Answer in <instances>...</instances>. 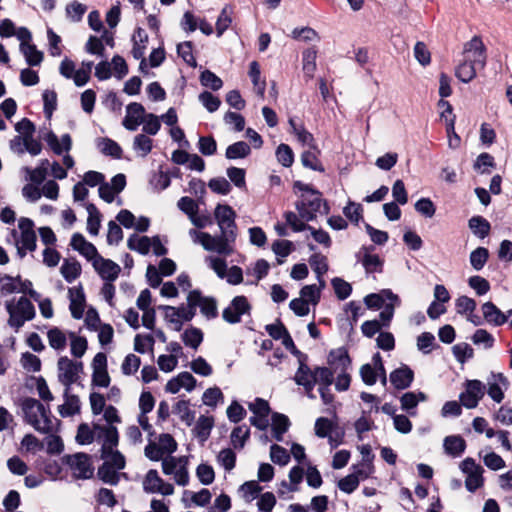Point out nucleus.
I'll return each mask as SVG.
<instances>
[{
    "instance_id": "13d9d810",
    "label": "nucleus",
    "mask_w": 512,
    "mask_h": 512,
    "mask_svg": "<svg viewBox=\"0 0 512 512\" xmlns=\"http://www.w3.org/2000/svg\"><path fill=\"white\" fill-rule=\"evenodd\" d=\"M316 71V51L307 49L303 52V72L305 77L310 80Z\"/></svg>"
},
{
    "instance_id": "de8ad7c7",
    "label": "nucleus",
    "mask_w": 512,
    "mask_h": 512,
    "mask_svg": "<svg viewBox=\"0 0 512 512\" xmlns=\"http://www.w3.org/2000/svg\"><path fill=\"white\" fill-rule=\"evenodd\" d=\"M132 147L138 156L145 158L153 148V140L145 134H138L134 137Z\"/></svg>"
},
{
    "instance_id": "f3484780",
    "label": "nucleus",
    "mask_w": 512,
    "mask_h": 512,
    "mask_svg": "<svg viewBox=\"0 0 512 512\" xmlns=\"http://www.w3.org/2000/svg\"><path fill=\"white\" fill-rule=\"evenodd\" d=\"M485 393V386L479 380H470L466 384V390L460 394V401L468 409L475 408Z\"/></svg>"
},
{
    "instance_id": "4be33fe9",
    "label": "nucleus",
    "mask_w": 512,
    "mask_h": 512,
    "mask_svg": "<svg viewBox=\"0 0 512 512\" xmlns=\"http://www.w3.org/2000/svg\"><path fill=\"white\" fill-rule=\"evenodd\" d=\"M43 139L56 155L69 153L72 148V139L69 134H64L59 139L53 131H47Z\"/></svg>"
},
{
    "instance_id": "c9c22d12",
    "label": "nucleus",
    "mask_w": 512,
    "mask_h": 512,
    "mask_svg": "<svg viewBox=\"0 0 512 512\" xmlns=\"http://www.w3.org/2000/svg\"><path fill=\"white\" fill-rule=\"evenodd\" d=\"M328 363L333 367L334 372L348 370L351 366L350 357L344 348L332 350L329 353Z\"/></svg>"
},
{
    "instance_id": "603ef678",
    "label": "nucleus",
    "mask_w": 512,
    "mask_h": 512,
    "mask_svg": "<svg viewBox=\"0 0 512 512\" xmlns=\"http://www.w3.org/2000/svg\"><path fill=\"white\" fill-rule=\"evenodd\" d=\"M68 337L70 340V352L76 358H81L87 350V340L84 337L76 335L74 332H69Z\"/></svg>"
},
{
    "instance_id": "49530a36",
    "label": "nucleus",
    "mask_w": 512,
    "mask_h": 512,
    "mask_svg": "<svg viewBox=\"0 0 512 512\" xmlns=\"http://www.w3.org/2000/svg\"><path fill=\"white\" fill-rule=\"evenodd\" d=\"M249 77L253 83L254 89L258 95L264 96L266 82L261 79L260 66L257 61H252L249 65Z\"/></svg>"
},
{
    "instance_id": "e2e57ef3",
    "label": "nucleus",
    "mask_w": 512,
    "mask_h": 512,
    "mask_svg": "<svg viewBox=\"0 0 512 512\" xmlns=\"http://www.w3.org/2000/svg\"><path fill=\"white\" fill-rule=\"evenodd\" d=\"M249 434L250 429L245 425L234 428L231 433V442L234 448L242 449Z\"/></svg>"
},
{
    "instance_id": "69168bd1",
    "label": "nucleus",
    "mask_w": 512,
    "mask_h": 512,
    "mask_svg": "<svg viewBox=\"0 0 512 512\" xmlns=\"http://www.w3.org/2000/svg\"><path fill=\"white\" fill-rule=\"evenodd\" d=\"M223 399V393L218 387L208 388L202 395L203 404L209 407H216Z\"/></svg>"
},
{
    "instance_id": "393cba45",
    "label": "nucleus",
    "mask_w": 512,
    "mask_h": 512,
    "mask_svg": "<svg viewBox=\"0 0 512 512\" xmlns=\"http://www.w3.org/2000/svg\"><path fill=\"white\" fill-rule=\"evenodd\" d=\"M68 296L70 300L69 309L72 317L81 319L85 308V295L82 286L69 288Z\"/></svg>"
},
{
    "instance_id": "0e129e2a",
    "label": "nucleus",
    "mask_w": 512,
    "mask_h": 512,
    "mask_svg": "<svg viewBox=\"0 0 512 512\" xmlns=\"http://www.w3.org/2000/svg\"><path fill=\"white\" fill-rule=\"evenodd\" d=\"M118 471L119 470H117L113 467L102 464V466L99 467L97 474L103 482L110 484V485H116L120 479V475H119Z\"/></svg>"
},
{
    "instance_id": "5701e85b",
    "label": "nucleus",
    "mask_w": 512,
    "mask_h": 512,
    "mask_svg": "<svg viewBox=\"0 0 512 512\" xmlns=\"http://www.w3.org/2000/svg\"><path fill=\"white\" fill-rule=\"evenodd\" d=\"M196 387V379L189 372H181L176 377L170 379L166 384V391L176 394L181 388L191 392Z\"/></svg>"
},
{
    "instance_id": "58836bf2",
    "label": "nucleus",
    "mask_w": 512,
    "mask_h": 512,
    "mask_svg": "<svg viewBox=\"0 0 512 512\" xmlns=\"http://www.w3.org/2000/svg\"><path fill=\"white\" fill-rule=\"evenodd\" d=\"M49 346L57 351H63L67 346V334L58 327H52L47 332Z\"/></svg>"
},
{
    "instance_id": "7c9ffc66",
    "label": "nucleus",
    "mask_w": 512,
    "mask_h": 512,
    "mask_svg": "<svg viewBox=\"0 0 512 512\" xmlns=\"http://www.w3.org/2000/svg\"><path fill=\"white\" fill-rule=\"evenodd\" d=\"M488 395L497 403H500L503 398L502 388L508 386L507 379L502 374H492L491 379L488 380Z\"/></svg>"
},
{
    "instance_id": "bb28decb",
    "label": "nucleus",
    "mask_w": 512,
    "mask_h": 512,
    "mask_svg": "<svg viewBox=\"0 0 512 512\" xmlns=\"http://www.w3.org/2000/svg\"><path fill=\"white\" fill-rule=\"evenodd\" d=\"M389 301H394L396 304H400L399 297L390 289H383L379 293L368 294L364 298V303L369 309H379Z\"/></svg>"
},
{
    "instance_id": "774afa93",
    "label": "nucleus",
    "mask_w": 512,
    "mask_h": 512,
    "mask_svg": "<svg viewBox=\"0 0 512 512\" xmlns=\"http://www.w3.org/2000/svg\"><path fill=\"white\" fill-rule=\"evenodd\" d=\"M198 99L200 103L210 113L217 111L221 105V100L219 99V97L213 95L211 92L208 91L200 93Z\"/></svg>"
},
{
    "instance_id": "a211bd4d",
    "label": "nucleus",
    "mask_w": 512,
    "mask_h": 512,
    "mask_svg": "<svg viewBox=\"0 0 512 512\" xmlns=\"http://www.w3.org/2000/svg\"><path fill=\"white\" fill-rule=\"evenodd\" d=\"M294 381L297 385L304 388L306 395L310 399L316 398L315 394L313 393L316 384L314 370H311L310 367L302 359H300V365L294 375Z\"/></svg>"
},
{
    "instance_id": "72a5a7b5",
    "label": "nucleus",
    "mask_w": 512,
    "mask_h": 512,
    "mask_svg": "<svg viewBox=\"0 0 512 512\" xmlns=\"http://www.w3.org/2000/svg\"><path fill=\"white\" fill-rule=\"evenodd\" d=\"M427 396L423 392H406L400 398L401 408L405 410L409 415L415 416L419 402L426 401Z\"/></svg>"
},
{
    "instance_id": "f03ea898",
    "label": "nucleus",
    "mask_w": 512,
    "mask_h": 512,
    "mask_svg": "<svg viewBox=\"0 0 512 512\" xmlns=\"http://www.w3.org/2000/svg\"><path fill=\"white\" fill-rule=\"evenodd\" d=\"M25 421L41 433L57 432L60 421L52 417L49 408L34 398H25L21 402Z\"/></svg>"
},
{
    "instance_id": "9d476101",
    "label": "nucleus",
    "mask_w": 512,
    "mask_h": 512,
    "mask_svg": "<svg viewBox=\"0 0 512 512\" xmlns=\"http://www.w3.org/2000/svg\"><path fill=\"white\" fill-rule=\"evenodd\" d=\"M142 489L147 494H160L162 496H170L174 494L175 488L173 484L162 479L155 469H150L142 480Z\"/></svg>"
},
{
    "instance_id": "4468645a",
    "label": "nucleus",
    "mask_w": 512,
    "mask_h": 512,
    "mask_svg": "<svg viewBox=\"0 0 512 512\" xmlns=\"http://www.w3.org/2000/svg\"><path fill=\"white\" fill-rule=\"evenodd\" d=\"M235 241L230 239L224 234H220L218 236H212L209 233H206L203 236V241H201V246L210 252H216L220 255L229 256L233 253V243Z\"/></svg>"
},
{
    "instance_id": "6ab92c4d",
    "label": "nucleus",
    "mask_w": 512,
    "mask_h": 512,
    "mask_svg": "<svg viewBox=\"0 0 512 512\" xmlns=\"http://www.w3.org/2000/svg\"><path fill=\"white\" fill-rule=\"evenodd\" d=\"M92 265L99 276L108 282H114L121 272V267L117 263L110 259H105L101 255L92 262Z\"/></svg>"
},
{
    "instance_id": "0eeeda50",
    "label": "nucleus",
    "mask_w": 512,
    "mask_h": 512,
    "mask_svg": "<svg viewBox=\"0 0 512 512\" xmlns=\"http://www.w3.org/2000/svg\"><path fill=\"white\" fill-rule=\"evenodd\" d=\"M18 228L20 236L16 240L17 254L20 258H24L27 252L35 251L37 247L34 222L30 218L21 217L18 220Z\"/></svg>"
},
{
    "instance_id": "e433bc0d",
    "label": "nucleus",
    "mask_w": 512,
    "mask_h": 512,
    "mask_svg": "<svg viewBox=\"0 0 512 512\" xmlns=\"http://www.w3.org/2000/svg\"><path fill=\"white\" fill-rule=\"evenodd\" d=\"M309 263L317 275L318 283H320L321 287H325L326 283L323 276L328 271L327 258L322 254L315 253L310 257Z\"/></svg>"
},
{
    "instance_id": "3c124183",
    "label": "nucleus",
    "mask_w": 512,
    "mask_h": 512,
    "mask_svg": "<svg viewBox=\"0 0 512 512\" xmlns=\"http://www.w3.org/2000/svg\"><path fill=\"white\" fill-rule=\"evenodd\" d=\"M324 287H321L320 283L318 285L311 284L305 285L300 290V297L304 299L308 304L317 305L320 301L321 290Z\"/></svg>"
},
{
    "instance_id": "4d7b16f0",
    "label": "nucleus",
    "mask_w": 512,
    "mask_h": 512,
    "mask_svg": "<svg viewBox=\"0 0 512 512\" xmlns=\"http://www.w3.org/2000/svg\"><path fill=\"white\" fill-rule=\"evenodd\" d=\"M304 476V470L300 466H294L291 468L289 472V480L290 483L283 481L281 486L285 488L288 492H296L298 491V485L301 483Z\"/></svg>"
},
{
    "instance_id": "c756f323",
    "label": "nucleus",
    "mask_w": 512,
    "mask_h": 512,
    "mask_svg": "<svg viewBox=\"0 0 512 512\" xmlns=\"http://www.w3.org/2000/svg\"><path fill=\"white\" fill-rule=\"evenodd\" d=\"M50 162L47 159H42L39 165L35 168L23 167L22 171L25 173V179L33 184H41L47 176Z\"/></svg>"
},
{
    "instance_id": "f704fd0d",
    "label": "nucleus",
    "mask_w": 512,
    "mask_h": 512,
    "mask_svg": "<svg viewBox=\"0 0 512 512\" xmlns=\"http://www.w3.org/2000/svg\"><path fill=\"white\" fill-rule=\"evenodd\" d=\"M443 447L446 454L456 458L464 453L466 442L460 435H451L445 437Z\"/></svg>"
},
{
    "instance_id": "a18cd8bd",
    "label": "nucleus",
    "mask_w": 512,
    "mask_h": 512,
    "mask_svg": "<svg viewBox=\"0 0 512 512\" xmlns=\"http://www.w3.org/2000/svg\"><path fill=\"white\" fill-rule=\"evenodd\" d=\"M127 246L129 249L145 255L148 254L151 249V239L147 236L133 234L128 238Z\"/></svg>"
},
{
    "instance_id": "c03bdc74",
    "label": "nucleus",
    "mask_w": 512,
    "mask_h": 512,
    "mask_svg": "<svg viewBox=\"0 0 512 512\" xmlns=\"http://www.w3.org/2000/svg\"><path fill=\"white\" fill-rule=\"evenodd\" d=\"M290 425L287 416L279 413H275L272 416V431L273 436L277 441L283 440L284 433L288 430Z\"/></svg>"
},
{
    "instance_id": "09e8293b",
    "label": "nucleus",
    "mask_w": 512,
    "mask_h": 512,
    "mask_svg": "<svg viewBox=\"0 0 512 512\" xmlns=\"http://www.w3.org/2000/svg\"><path fill=\"white\" fill-rule=\"evenodd\" d=\"M20 51L24 55L26 62L30 66H37L43 60V54L36 49V46L30 43H21Z\"/></svg>"
},
{
    "instance_id": "864d4df0",
    "label": "nucleus",
    "mask_w": 512,
    "mask_h": 512,
    "mask_svg": "<svg viewBox=\"0 0 512 512\" xmlns=\"http://www.w3.org/2000/svg\"><path fill=\"white\" fill-rule=\"evenodd\" d=\"M93 65L94 63L92 61H83L81 66L75 70L72 79L76 86L82 87L90 80Z\"/></svg>"
},
{
    "instance_id": "a878e982",
    "label": "nucleus",
    "mask_w": 512,
    "mask_h": 512,
    "mask_svg": "<svg viewBox=\"0 0 512 512\" xmlns=\"http://www.w3.org/2000/svg\"><path fill=\"white\" fill-rule=\"evenodd\" d=\"M70 245L88 261L93 262L99 256L96 247L92 243L88 242L80 233H75L72 236Z\"/></svg>"
},
{
    "instance_id": "20e7f679",
    "label": "nucleus",
    "mask_w": 512,
    "mask_h": 512,
    "mask_svg": "<svg viewBox=\"0 0 512 512\" xmlns=\"http://www.w3.org/2000/svg\"><path fill=\"white\" fill-rule=\"evenodd\" d=\"M188 463L185 456H167L161 463L162 471L165 475L172 476L177 485L185 487L190 481Z\"/></svg>"
},
{
    "instance_id": "79ce46f5",
    "label": "nucleus",
    "mask_w": 512,
    "mask_h": 512,
    "mask_svg": "<svg viewBox=\"0 0 512 512\" xmlns=\"http://www.w3.org/2000/svg\"><path fill=\"white\" fill-rule=\"evenodd\" d=\"M468 226L472 233L478 238H485L488 236L491 226L490 223L482 216H473L468 221Z\"/></svg>"
},
{
    "instance_id": "423d86ee",
    "label": "nucleus",
    "mask_w": 512,
    "mask_h": 512,
    "mask_svg": "<svg viewBox=\"0 0 512 512\" xmlns=\"http://www.w3.org/2000/svg\"><path fill=\"white\" fill-rule=\"evenodd\" d=\"M83 373V363L62 356L57 362V376L59 382L65 388H71V386L80 380V376Z\"/></svg>"
},
{
    "instance_id": "338daca9",
    "label": "nucleus",
    "mask_w": 512,
    "mask_h": 512,
    "mask_svg": "<svg viewBox=\"0 0 512 512\" xmlns=\"http://www.w3.org/2000/svg\"><path fill=\"white\" fill-rule=\"evenodd\" d=\"M154 343L155 340L152 335L137 334L134 339V350L138 353L144 354L148 350L153 349Z\"/></svg>"
},
{
    "instance_id": "680f3d73",
    "label": "nucleus",
    "mask_w": 512,
    "mask_h": 512,
    "mask_svg": "<svg viewBox=\"0 0 512 512\" xmlns=\"http://www.w3.org/2000/svg\"><path fill=\"white\" fill-rule=\"evenodd\" d=\"M284 218L287 225L290 226L294 232H301L310 228V225L305 223L306 221L300 217L299 213L297 215L292 211H287L284 213Z\"/></svg>"
},
{
    "instance_id": "cd10ccee",
    "label": "nucleus",
    "mask_w": 512,
    "mask_h": 512,
    "mask_svg": "<svg viewBox=\"0 0 512 512\" xmlns=\"http://www.w3.org/2000/svg\"><path fill=\"white\" fill-rule=\"evenodd\" d=\"M414 379V372L406 365L394 370L390 374V382L399 390L408 388Z\"/></svg>"
},
{
    "instance_id": "8fccbe9b",
    "label": "nucleus",
    "mask_w": 512,
    "mask_h": 512,
    "mask_svg": "<svg viewBox=\"0 0 512 512\" xmlns=\"http://www.w3.org/2000/svg\"><path fill=\"white\" fill-rule=\"evenodd\" d=\"M86 210L88 213L87 230L91 235H97L101 225L100 213L92 203L86 205Z\"/></svg>"
},
{
    "instance_id": "aec40b11",
    "label": "nucleus",
    "mask_w": 512,
    "mask_h": 512,
    "mask_svg": "<svg viewBox=\"0 0 512 512\" xmlns=\"http://www.w3.org/2000/svg\"><path fill=\"white\" fill-rule=\"evenodd\" d=\"M97 439L102 441L101 452L116 449L119 442L118 430L113 425L95 424Z\"/></svg>"
},
{
    "instance_id": "052dcab7",
    "label": "nucleus",
    "mask_w": 512,
    "mask_h": 512,
    "mask_svg": "<svg viewBox=\"0 0 512 512\" xmlns=\"http://www.w3.org/2000/svg\"><path fill=\"white\" fill-rule=\"evenodd\" d=\"M182 340L186 346L197 349L203 341V333L198 328H190L184 331Z\"/></svg>"
},
{
    "instance_id": "412c9836",
    "label": "nucleus",
    "mask_w": 512,
    "mask_h": 512,
    "mask_svg": "<svg viewBox=\"0 0 512 512\" xmlns=\"http://www.w3.org/2000/svg\"><path fill=\"white\" fill-rule=\"evenodd\" d=\"M146 116L145 108L142 104L133 102L127 105L126 115L123 120V126L129 131H135L144 121Z\"/></svg>"
},
{
    "instance_id": "c85d7f7f",
    "label": "nucleus",
    "mask_w": 512,
    "mask_h": 512,
    "mask_svg": "<svg viewBox=\"0 0 512 512\" xmlns=\"http://www.w3.org/2000/svg\"><path fill=\"white\" fill-rule=\"evenodd\" d=\"M481 310L485 321L489 324L501 326L507 322L506 314L492 302H485Z\"/></svg>"
},
{
    "instance_id": "f8f14e48",
    "label": "nucleus",
    "mask_w": 512,
    "mask_h": 512,
    "mask_svg": "<svg viewBox=\"0 0 512 512\" xmlns=\"http://www.w3.org/2000/svg\"><path fill=\"white\" fill-rule=\"evenodd\" d=\"M251 305L248 299L243 296H235L230 304L223 310L222 318L229 324H237L241 322L242 316H250Z\"/></svg>"
},
{
    "instance_id": "2f4dec72",
    "label": "nucleus",
    "mask_w": 512,
    "mask_h": 512,
    "mask_svg": "<svg viewBox=\"0 0 512 512\" xmlns=\"http://www.w3.org/2000/svg\"><path fill=\"white\" fill-rule=\"evenodd\" d=\"M71 388L64 389V404L58 407V412L62 417L73 416L80 411V401L76 395L70 393Z\"/></svg>"
},
{
    "instance_id": "1a4fd4ad",
    "label": "nucleus",
    "mask_w": 512,
    "mask_h": 512,
    "mask_svg": "<svg viewBox=\"0 0 512 512\" xmlns=\"http://www.w3.org/2000/svg\"><path fill=\"white\" fill-rule=\"evenodd\" d=\"M461 472L466 476L465 487L469 492H475L484 485L483 467L471 458H465L459 465Z\"/></svg>"
},
{
    "instance_id": "5fc2aeb1",
    "label": "nucleus",
    "mask_w": 512,
    "mask_h": 512,
    "mask_svg": "<svg viewBox=\"0 0 512 512\" xmlns=\"http://www.w3.org/2000/svg\"><path fill=\"white\" fill-rule=\"evenodd\" d=\"M97 146L103 154L116 159L121 158L122 149L117 142L109 138H102L98 141Z\"/></svg>"
},
{
    "instance_id": "a19ab883",
    "label": "nucleus",
    "mask_w": 512,
    "mask_h": 512,
    "mask_svg": "<svg viewBox=\"0 0 512 512\" xmlns=\"http://www.w3.org/2000/svg\"><path fill=\"white\" fill-rule=\"evenodd\" d=\"M251 153L250 145L244 141H238L229 145L225 157L229 160L243 159Z\"/></svg>"
},
{
    "instance_id": "2eb2a0df",
    "label": "nucleus",
    "mask_w": 512,
    "mask_h": 512,
    "mask_svg": "<svg viewBox=\"0 0 512 512\" xmlns=\"http://www.w3.org/2000/svg\"><path fill=\"white\" fill-rule=\"evenodd\" d=\"M249 410L253 413L250 417L251 425L255 426L259 430H265L269 426V414L270 406L269 403L262 399L256 398L253 402L248 404Z\"/></svg>"
},
{
    "instance_id": "ea45409f",
    "label": "nucleus",
    "mask_w": 512,
    "mask_h": 512,
    "mask_svg": "<svg viewBox=\"0 0 512 512\" xmlns=\"http://www.w3.org/2000/svg\"><path fill=\"white\" fill-rule=\"evenodd\" d=\"M172 411L188 426L192 425L195 420V412L190 409V402L188 400H179L173 406Z\"/></svg>"
},
{
    "instance_id": "6e6d98bb",
    "label": "nucleus",
    "mask_w": 512,
    "mask_h": 512,
    "mask_svg": "<svg viewBox=\"0 0 512 512\" xmlns=\"http://www.w3.org/2000/svg\"><path fill=\"white\" fill-rule=\"evenodd\" d=\"M289 125L299 142L306 144L309 147L314 145L313 135L305 129L303 124H297L293 118H290Z\"/></svg>"
},
{
    "instance_id": "473e14b6",
    "label": "nucleus",
    "mask_w": 512,
    "mask_h": 512,
    "mask_svg": "<svg viewBox=\"0 0 512 512\" xmlns=\"http://www.w3.org/2000/svg\"><path fill=\"white\" fill-rule=\"evenodd\" d=\"M81 264L75 258H65L60 267V273L66 282L72 283L81 275Z\"/></svg>"
},
{
    "instance_id": "39448f33",
    "label": "nucleus",
    "mask_w": 512,
    "mask_h": 512,
    "mask_svg": "<svg viewBox=\"0 0 512 512\" xmlns=\"http://www.w3.org/2000/svg\"><path fill=\"white\" fill-rule=\"evenodd\" d=\"M9 313L8 323L11 327L19 329L26 321L32 320L35 316V308L30 300L20 297L16 303H6Z\"/></svg>"
},
{
    "instance_id": "b1692460",
    "label": "nucleus",
    "mask_w": 512,
    "mask_h": 512,
    "mask_svg": "<svg viewBox=\"0 0 512 512\" xmlns=\"http://www.w3.org/2000/svg\"><path fill=\"white\" fill-rule=\"evenodd\" d=\"M373 246L362 247L358 252V257L367 273L381 272L383 261L377 254H373Z\"/></svg>"
},
{
    "instance_id": "ddd939ff",
    "label": "nucleus",
    "mask_w": 512,
    "mask_h": 512,
    "mask_svg": "<svg viewBox=\"0 0 512 512\" xmlns=\"http://www.w3.org/2000/svg\"><path fill=\"white\" fill-rule=\"evenodd\" d=\"M63 460L68 465L74 478L88 479L93 475V467L87 454L66 455Z\"/></svg>"
},
{
    "instance_id": "bf43d9fd",
    "label": "nucleus",
    "mask_w": 512,
    "mask_h": 512,
    "mask_svg": "<svg viewBox=\"0 0 512 512\" xmlns=\"http://www.w3.org/2000/svg\"><path fill=\"white\" fill-rule=\"evenodd\" d=\"M489 258V251L484 247H478L470 253V264L476 270H481Z\"/></svg>"
},
{
    "instance_id": "9b49d317",
    "label": "nucleus",
    "mask_w": 512,
    "mask_h": 512,
    "mask_svg": "<svg viewBox=\"0 0 512 512\" xmlns=\"http://www.w3.org/2000/svg\"><path fill=\"white\" fill-rule=\"evenodd\" d=\"M189 306H192L194 312L199 308L201 314L207 319H214L218 315L217 301L213 297L204 296L199 290L190 291L187 296Z\"/></svg>"
},
{
    "instance_id": "6e6552de",
    "label": "nucleus",
    "mask_w": 512,
    "mask_h": 512,
    "mask_svg": "<svg viewBox=\"0 0 512 512\" xmlns=\"http://www.w3.org/2000/svg\"><path fill=\"white\" fill-rule=\"evenodd\" d=\"M214 217L220 232L235 241L237 237L236 213L232 207L218 204L214 210Z\"/></svg>"
},
{
    "instance_id": "f257e3e1",
    "label": "nucleus",
    "mask_w": 512,
    "mask_h": 512,
    "mask_svg": "<svg viewBox=\"0 0 512 512\" xmlns=\"http://www.w3.org/2000/svg\"><path fill=\"white\" fill-rule=\"evenodd\" d=\"M487 63V48L480 36H473L463 45L462 58L455 67V76L463 83L471 82Z\"/></svg>"
},
{
    "instance_id": "4c0bfd02",
    "label": "nucleus",
    "mask_w": 512,
    "mask_h": 512,
    "mask_svg": "<svg viewBox=\"0 0 512 512\" xmlns=\"http://www.w3.org/2000/svg\"><path fill=\"white\" fill-rule=\"evenodd\" d=\"M310 148H312V150L304 151L301 155V162L303 166L314 171L324 172L325 169L318 158L320 151L315 145L310 146Z\"/></svg>"
},
{
    "instance_id": "7ed1b4c3",
    "label": "nucleus",
    "mask_w": 512,
    "mask_h": 512,
    "mask_svg": "<svg viewBox=\"0 0 512 512\" xmlns=\"http://www.w3.org/2000/svg\"><path fill=\"white\" fill-rule=\"evenodd\" d=\"M295 187L302 191L300 199L296 202L295 207L303 220L307 222L314 220L317 213L321 212L322 207L324 209V213H328L329 207L327 203L323 201L320 192L300 182H296Z\"/></svg>"
},
{
    "instance_id": "37998d69",
    "label": "nucleus",
    "mask_w": 512,
    "mask_h": 512,
    "mask_svg": "<svg viewBox=\"0 0 512 512\" xmlns=\"http://www.w3.org/2000/svg\"><path fill=\"white\" fill-rule=\"evenodd\" d=\"M101 457L104 460L103 464L105 465L113 467L117 470H122L125 467V457L117 449L101 452Z\"/></svg>"
},
{
    "instance_id": "dca6fc26",
    "label": "nucleus",
    "mask_w": 512,
    "mask_h": 512,
    "mask_svg": "<svg viewBox=\"0 0 512 512\" xmlns=\"http://www.w3.org/2000/svg\"><path fill=\"white\" fill-rule=\"evenodd\" d=\"M92 384L106 388L110 384V376L107 371V356L99 352L92 360Z\"/></svg>"
}]
</instances>
